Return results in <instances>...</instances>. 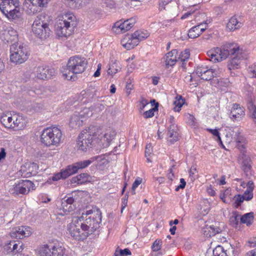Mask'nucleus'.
<instances>
[{"mask_svg":"<svg viewBox=\"0 0 256 256\" xmlns=\"http://www.w3.org/2000/svg\"><path fill=\"white\" fill-rule=\"evenodd\" d=\"M208 67H198L196 70V73L200 77L202 74L206 72V70H208Z\"/></svg>","mask_w":256,"mask_h":256,"instance_id":"obj_58","label":"nucleus"},{"mask_svg":"<svg viewBox=\"0 0 256 256\" xmlns=\"http://www.w3.org/2000/svg\"><path fill=\"white\" fill-rule=\"evenodd\" d=\"M23 249V245L21 242H18V243H16L14 241H12V254H15L18 252H22Z\"/></svg>","mask_w":256,"mask_h":256,"instance_id":"obj_42","label":"nucleus"},{"mask_svg":"<svg viewBox=\"0 0 256 256\" xmlns=\"http://www.w3.org/2000/svg\"><path fill=\"white\" fill-rule=\"evenodd\" d=\"M82 118L78 114H73L70 119L69 125L72 128H76L80 127L82 125L83 120H80Z\"/></svg>","mask_w":256,"mask_h":256,"instance_id":"obj_30","label":"nucleus"},{"mask_svg":"<svg viewBox=\"0 0 256 256\" xmlns=\"http://www.w3.org/2000/svg\"><path fill=\"white\" fill-rule=\"evenodd\" d=\"M116 135V132L112 129L109 128L106 130V133L101 138L100 140L103 142H106L105 146H109L110 142L114 138Z\"/></svg>","mask_w":256,"mask_h":256,"instance_id":"obj_25","label":"nucleus"},{"mask_svg":"<svg viewBox=\"0 0 256 256\" xmlns=\"http://www.w3.org/2000/svg\"><path fill=\"white\" fill-rule=\"evenodd\" d=\"M226 254L222 246H218L213 250L214 256H225Z\"/></svg>","mask_w":256,"mask_h":256,"instance_id":"obj_49","label":"nucleus"},{"mask_svg":"<svg viewBox=\"0 0 256 256\" xmlns=\"http://www.w3.org/2000/svg\"><path fill=\"white\" fill-rule=\"evenodd\" d=\"M64 174L63 170H62L60 172L54 174L52 178V180L54 181H56L60 179H65L66 177L64 176Z\"/></svg>","mask_w":256,"mask_h":256,"instance_id":"obj_55","label":"nucleus"},{"mask_svg":"<svg viewBox=\"0 0 256 256\" xmlns=\"http://www.w3.org/2000/svg\"><path fill=\"white\" fill-rule=\"evenodd\" d=\"M136 39H134L132 36L130 37L126 36L122 39L121 41L122 46L127 50L133 48L138 44V41H136Z\"/></svg>","mask_w":256,"mask_h":256,"instance_id":"obj_24","label":"nucleus"},{"mask_svg":"<svg viewBox=\"0 0 256 256\" xmlns=\"http://www.w3.org/2000/svg\"><path fill=\"white\" fill-rule=\"evenodd\" d=\"M142 179L140 178H136V180H134V183L132 185V190L131 192L132 194H136V188L142 183Z\"/></svg>","mask_w":256,"mask_h":256,"instance_id":"obj_54","label":"nucleus"},{"mask_svg":"<svg viewBox=\"0 0 256 256\" xmlns=\"http://www.w3.org/2000/svg\"><path fill=\"white\" fill-rule=\"evenodd\" d=\"M97 158L96 157H92L90 159L88 160H84L83 161H80L76 162H75L77 168L78 170L80 169H82L86 168L92 162H93L94 161L96 160Z\"/></svg>","mask_w":256,"mask_h":256,"instance_id":"obj_38","label":"nucleus"},{"mask_svg":"<svg viewBox=\"0 0 256 256\" xmlns=\"http://www.w3.org/2000/svg\"><path fill=\"white\" fill-rule=\"evenodd\" d=\"M52 245L51 242H49L48 244L44 245L40 250V256H53Z\"/></svg>","mask_w":256,"mask_h":256,"instance_id":"obj_32","label":"nucleus"},{"mask_svg":"<svg viewBox=\"0 0 256 256\" xmlns=\"http://www.w3.org/2000/svg\"><path fill=\"white\" fill-rule=\"evenodd\" d=\"M32 30L34 35L41 40L46 39L51 32L48 24L41 20L38 17L32 24Z\"/></svg>","mask_w":256,"mask_h":256,"instance_id":"obj_8","label":"nucleus"},{"mask_svg":"<svg viewBox=\"0 0 256 256\" xmlns=\"http://www.w3.org/2000/svg\"><path fill=\"white\" fill-rule=\"evenodd\" d=\"M86 58L74 56L70 58L66 68L62 72L63 76L68 80L74 81L77 79L76 74L83 72L87 66Z\"/></svg>","mask_w":256,"mask_h":256,"instance_id":"obj_2","label":"nucleus"},{"mask_svg":"<svg viewBox=\"0 0 256 256\" xmlns=\"http://www.w3.org/2000/svg\"><path fill=\"white\" fill-rule=\"evenodd\" d=\"M232 200H234V202L233 203V206L236 208H238L240 206L241 204L244 202V198L242 195L237 194L235 195Z\"/></svg>","mask_w":256,"mask_h":256,"instance_id":"obj_45","label":"nucleus"},{"mask_svg":"<svg viewBox=\"0 0 256 256\" xmlns=\"http://www.w3.org/2000/svg\"><path fill=\"white\" fill-rule=\"evenodd\" d=\"M240 222L242 224H246L248 226H250L253 222L254 213L252 212L244 214L240 216Z\"/></svg>","mask_w":256,"mask_h":256,"instance_id":"obj_34","label":"nucleus"},{"mask_svg":"<svg viewBox=\"0 0 256 256\" xmlns=\"http://www.w3.org/2000/svg\"><path fill=\"white\" fill-rule=\"evenodd\" d=\"M74 199L72 197H69L66 199H63L62 202V205L60 208V211L62 210V212H60V214L62 215L66 214L68 212H70L73 210V207L72 204L74 202Z\"/></svg>","mask_w":256,"mask_h":256,"instance_id":"obj_19","label":"nucleus"},{"mask_svg":"<svg viewBox=\"0 0 256 256\" xmlns=\"http://www.w3.org/2000/svg\"><path fill=\"white\" fill-rule=\"evenodd\" d=\"M198 171L196 167L192 166L189 170V176L191 180L193 182L198 178Z\"/></svg>","mask_w":256,"mask_h":256,"instance_id":"obj_51","label":"nucleus"},{"mask_svg":"<svg viewBox=\"0 0 256 256\" xmlns=\"http://www.w3.org/2000/svg\"><path fill=\"white\" fill-rule=\"evenodd\" d=\"M96 96V90L94 88H88L82 90L78 97V100L82 103L86 104L91 102Z\"/></svg>","mask_w":256,"mask_h":256,"instance_id":"obj_16","label":"nucleus"},{"mask_svg":"<svg viewBox=\"0 0 256 256\" xmlns=\"http://www.w3.org/2000/svg\"><path fill=\"white\" fill-rule=\"evenodd\" d=\"M84 224L80 223L78 222V220H73L72 222L68 225V231L70 236L76 240H84V234L80 236L79 232L80 228H82V226Z\"/></svg>","mask_w":256,"mask_h":256,"instance_id":"obj_12","label":"nucleus"},{"mask_svg":"<svg viewBox=\"0 0 256 256\" xmlns=\"http://www.w3.org/2000/svg\"><path fill=\"white\" fill-rule=\"evenodd\" d=\"M231 191L232 190L230 188H227L224 191V192L222 194V196L228 198L230 202H231L232 199V198L230 197V196H231Z\"/></svg>","mask_w":256,"mask_h":256,"instance_id":"obj_62","label":"nucleus"},{"mask_svg":"<svg viewBox=\"0 0 256 256\" xmlns=\"http://www.w3.org/2000/svg\"><path fill=\"white\" fill-rule=\"evenodd\" d=\"M240 218V216L238 214L232 216L230 218V222L234 226L236 227L238 224V220Z\"/></svg>","mask_w":256,"mask_h":256,"instance_id":"obj_59","label":"nucleus"},{"mask_svg":"<svg viewBox=\"0 0 256 256\" xmlns=\"http://www.w3.org/2000/svg\"><path fill=\"white\" fill-rule=\"evenodd\" d=\"M97 130L96 127L92 126L81 132L77 142L78 150L86 152L93 146L98 136Z\"/></svg>","mask_w":256,"mask_h":256,"instance_id":"obj_4","label":"nucleus"},{"mask_svg":"<svg viewBox=\"0 0 256 256\" xmlns=\"http://www.w3.org/2000/svg\"><path fill=\"white\" fill-rule=\"evenodd\" d=\"M244 200H250L253 198L252 192L246 190L242 194Z\"/></svg>","mask_w":256,"mask_h":256,"instance_id":"obj_60","label":"nucleus"},{"mask_svg":"<svg viewBox=\"0 0 256 256\" xmlns=\"http://www.w3.org/2000/svg\"><path fill=\"white\" fill-rule=\"evenodd\" d=\"M89 174L86 173H82L73 177L71 180V182L72 184H82L89 181Z\"/></svg>","mask_w":256,"mask_h":256,"instance_id":"obj_28","label":"nucleus"},{"mask_svg":"<svg viewBox=\"0 0 256 256\" xmlns=\"http://www.w3.org/2000/svg\"><path fill=\"white\" fill-rule=\"evenodd\" d=\"M187 118L188 119V122L191 126H194L195 124V118L194 116L188 114L186 115Z\"/></svg>","mask_w":256,"mask_h":256,"instance_id":"obj_64","label":"nucleus"},{"mask_svg":"<svg viewBox=\"0 0 256 256\" xmlns=\"http://www.w3.org/2000/svg\"><path fill=\"white\" fill-rule=\"evenodd\" d=\"M34 72L36 76L40 80L49 79L55 74L54 70L48 66L36 68Z\"/></svg>","mask_w":256,"mask_h":256,"instance_id":"obj_13","label":"nucleus"},{"mask_svg":"<svg viewBox=\"0 0 256 256\" xmlns=\"http://www.w3.org/2000/svg\"><path fill=\"white\" fill-rule=\"evenodd\" d=\"M250 162V159L248 158H246L242 162V170L246 176H248L252 168Z\"/></svg>","mask_w":256,"mask_h":256,"instance_id":"obj_44","label":"nucleus"},{"mask_svg":"<svg viewBox=\"0 0 256 256\" xmlns=\"http://www.w3.org/2000/svg\"><path fill=\"white\" fill-rule=\"evenodd\" d=\"M4 34L8 42H12L16 41L18 39V32L12 28H10L8 31H5Z\"/></svg>","mask_w":256,"mask_h":256,"instance_id":"obj_29","label":"nucleus"},{"mask_svg":"<svg viewBox=\"0 0 256 256\" xmlns=\"http://www.w3.org/2000/svg\"><path fill=\"white\" fill-rule=\"evenodd\" d=\"M12 241L6 244L4 246V252L6 254H12Z\"/></svg>","mask_w":256,"mask_h":256,"instance_id":"obj_56","label":"nucleus"},{"mask_svg":"<svg viewBox=\"0 0 256 256\" xmlns=\"http://www.w3.org/2000/svg\"><path fill=\"white\" fill-rule=\"evenodd\" d=\"M230 117L235 120H238L245 116V110L244 107H241L240 104H234L232 108Z\"/></svg>","mask_w":256,"mask_h":256,"instance_id":"obj_18","label":"nucleus"},{"mask_svg":"<svg viewBox=\"0 0 256 256\" xmlns=\"http://www.w3.org/2000/svg\"><path fill=\"white\" fill-rule=\"evenodd\" d=\"M135 22L136 20L133 18L124 21L120 20L114 23L112 28V30L117 34L124 33L130 30L134 26Z\"/></svg>","mask_w":256,"mask_h":256,"instance_id":"obj_10","label":"nucleus"},{"mask_svg":"<svg viewBox=\"0 0 256 256\" xmlns=\"http://www.w3.org/2000/svg\"><path fill=\"white\" fill-rule=\"evenodd\" d=\"M150 36L149 32L146 30H137L132 34V37L136 39L138 42L148 38Z\"/></svg>","mask_w":256,"mask_h":256,"instance_id":"obj_31","label":"nucleus"},{"mask_svg":"<svg viewBox=\"0 0 256 256\" xmlns=\"http://www.w3.org/2000/svg\"><path fill=\"white\" fill-rule=\"evenodd\" d=\"M10 60L16 64L24 62L28 59L30 55L27 47L23 44H13L10 46Z\"/></svg>","mask_w":256,"mask_h":256,"instance_id":"obj_7","label":"nucleus"},{"mask_svg":"<svg viewBox=\"0 0 256 256\" xmlns=\"http://www.w3.org/2000/svg\"><path fill=\"white\" fill-rule=\"evenodd\" d=\"M214 70L210 68L206 70V72H204L200 78L202 80H210L214 76L215 74H214Z\"/></svg>","mask_w":256,"mask_h":256,"instance_id":"obj_47","label":"nucleus"},{"mask_svg":"<svg viewBox=\"0 0 256 256\" xmlns=\"http://www.w3.org/2000/svg\"><path fill=\"white\" fill-rule=\"evenodd\" d=\"M62 170L64 173V176L66 178L76 174L78 171V169L75 163L68 165L64 170Z\"/></svg>","mask_w":256,"mask_h":256,"instance_id":"obj_35","label":"nucleus"},{"mask_svg":"<svg viewBox=\"0 0 256 256\" xmlns=\"http://www.w3.org/2000/svg\"><path fill=\"white\" fill-rule=\"evenodd\" d=\"M178 54V52L176 50H172V51L168 52L165 58L166 64V66H174L177 60L176 54Z\"/></svg>","mask_w":256,"mask_h":256,"instance_id":"obj_22","label":"nucleus"},{"mask_svg":"<svg viewBox=\"0 0 256 256\" xmlns=\"http://www.w3.org/2000/svg\"><path fill=\"white\" fill-rule=\"evenodd\" d=\"M10 125V129L18 130L24 127L26 121L22 116L14 114H12V120Z\"/></svg>","mask_w":256,"mask_h":256,"instance_id":"obj_17","label":"nucleus"},{"mask_svg":"<svg viewBox=\"0 0 256 256\" xmlns=\"http://www.w3.org/2000/svg\"><path fill=\"white\" fill-rule=\"evenodd\" d=\"M203 234L206 237L212 236V228L210 226H206L205 228H204L202 230Z\"/></svg>","mask_w":256,"mask_h":256,"instance_id":"obj_57","label":"nucleus"},{"mask_svg":"<svg viewBox=\"0 0 256 256\" xmlns=\"http://www.w3.org/2000/svg\"><path fill=\"white\" fill-rule=\"evenodd\" d=\"M49 0H25L24 5L30 10V12L35 14L42 10V8L47 6Z\"/></svg>","mask_w":256,"mask_h":256,"instance_id":"obj_11","label":"nucleus"},{"mask_svg":"<svg viewBox=\"0 0 256 256\" xmlns=\"http://www.w3.org/2000/svg\"><path fill=\"white\" fill-rule=\"evenodd\" d=\"M207 130L212 133L214 136H215L218 137V140L220 141V142L222 144V142L220 136V133L216 129H210L208 128Z\"/></svg>","mask_w":256,"mask_h":256,"instance_id":"obj_61","label":"nucleus"},{"mask_svg":"<svg viewBox=\"0 0 256 256\" xmlns=\"http://www.w3.org/2000/svg\"><path fill=\"white\" fill-rule=\"evenodd\" d=\"M168 134L170 138L169 140L171 144L176 142L179 138L178 128L176 124H170L168 128Z\"/></svg>","mask_w":256,"mask_h":256,"instance_id":"obj_23","label":"nucleus"},{"mask_svg":"<svg viewBox=\"0 0 256 256\" xmlns=\"http://www.w3.org/2000/svg\"><path fill=\"white\" fill-rule=\"evenodd\" d=\"M93 107L84 108L78 114L82 118H88L93 114Z\"/></svg>","mask_w":256,"mask_h":256,"instance_id":"obj_41","label":"nucleus"},{"mask_svg":"<svg viewBox=\"0 0 256 256\" xmlns=\"http://www.w3.org/2000/svg\"><path fill=\"white\" fill-rule=\"evenodd\" d=\"M121 68L119 65V63L116 62H114L110 64L109 68L108 70V73L110 75H114L117 73L120 70Z\"/></svg>","mask_w":256,"mask_h":256,"instance_id":"obj_40","label":"nucleus"},{"mask_svg":"<svg viewBox=\"0 0 256 256\" xmlns=\"http://www.w3.org/2000/svg\"><path fill=\"white\" fill-rule=\"evenodd\" d=\"M162 244V240L157 239L154 242L152 246V249L154 252H158L160 250Z\"/></svg>","mask_w":256,"mask_h":256,"instance_id":"obj_52","label":"nucleus"},{"mask_svg":"<svg viewBox=\"0 0 256 256\" xmlns=\"http://www.w3.org/2000/svg\"><path fill=\"white\" fill-rule=\"evenodd\" d=\"M203 25V24L200 23L198 26H194L191 28L188 33V36L190 38H198L200 36V32L199 30L200 27Z\"/></svg>","mask_w":256,"mask_h":256,"instance_id":"obj_37","label":"nucleus"},{"mask_svg":"<svg viewBox=\"0 0 256 256\" xmlns=\"http://www.w3.org/2000/svg\"><path fill=\"white\" fill-rule=\"evenodd\" d=\"M62 132L56 127L44 128L40 136L41 142L46 146H57L61 140Z\"/></svg>","mask_w":256,"mask_h":256,"instance_id":"obj_6","label":"nucleus"},{"mask_svg":"<svg viewBox=\"0 0 256 256\" xmlns=\"http://www.w3.org/2000/svg\"><path fill=\"white\" fill-rule=\"evenodd\" d=\"M12 114H4L0 118V122L5 128H10L12 122Z\"/></svg>","mask_w":256,"mask_h":256,"instance_id":"obj_39","label":"nucleus"},{"mask_svg":"<svg viewBox=\"0 0 256 256\" xmlns=\"http://www.w3.org/2000/svg\"><path fill=\"white\" fill-rule=\"evenodd\" d=\"M158 103L157 102L156 104L154 106L153 108L150 109L148 110L145 112L144 113V118H152L154 116V112L158 110Z\"/></svg>","mask_w":256,"mask_h":256,"instance_id":"obj_48","label":"nucleus"},{"mask_svg":"<svg viewBox=\"0 0 256 256\" xmlns=\"http://www.w3.org/2000/svg\"><path fill=\"white\" fill-rule=\"evenodd\" d=\"M244 58H244H240L239 56H234L232 58V59L230 60V62L228 64V68L230 70H234L235 68H239V66L240 64V60Z\"/></svg>","mask_w":256,"mask_h":256,"instance_id":"obj_33","label":"nucleus"},{"mask_svg":"<svg viewBox=\"0 0 256 256\" xmlns=\"http://www.w3.org/2000/svg\"><path fill=\"white\" fill-rule=\"evenodd\" d=\"M104 4H106L107 7L110 8H114L115 6L116 3L113 0H102Z\"/></svg>","mask_w":256,"mask_h":256,"instance_id":"obj_63","label":"nucleus"},{"mask_svg":"<svg viewBox=\"0 0 256 256\" xmlns=\"http://www.w3.org/2000/svg\"><path fill=\"white\" fill-rule=\"evenodd\" d=\"M242 25V23L239 22L235 16H234L230 19L227 24L226 28L230 31H234L241 28Z\"/></svg>","mask_w":256,"mask_h":256,"instance_id":"obj_26","label":"nucleus"},{"mask_svg":"<svg viewBox=\"0 0 256 256\" xmlns=\"http://www.w3.org/2000/svg\"><path fill=\"white\" fill-rule=\"evenodd\" d=\"M64 20H60L56 26V32L59 37H67L70 36L76 26L75 17L72 14H66Z\"/></svg>","mask_w":256,"mask_h":256,"instance_id":"obj_5","label":"nucleus"},{"mask_svg":"<svg viewBox=\"0 0 256 256\" xmlns=\"http://www.w3.org/2000/svg\"><path fill=\"white\" fill-rule=\"evenodd\" d=\"M230 132H229L230 135L231 136L232 138H233L237 143L236 146L240 148V146L243 148V144H242L244 142V138L240 136V132H239L238 128H232L230 129Z\"/></svg>","mask_w":256,"mask_h":256,"instance_id":"obj_21","label":"nucleus"},{"mask_svg":"<svg viewBox=\"0 0 256 256\" xmlns=\"http://www.w3.org/2000/svg\"><path fill=\"white\" fill-rule=\"evenodd\" d=\"M176 98V100L174 102L176 106L174 108V110L175 112H179L180 110L181 107L184 104V100L182 98L181 96H177Z\"/></svg>","mask_w":256,"mask_h":256,"instance_id":"obj_43","label":"nucleus"},{"mask_svg":"<svg viewBox=\"0 0 256 256\" xmlns=\"http://www.w3.org/2000/svg\"><path fill=\"white\" fill-rule=\"evenodd\" d=\"M0 10L10 20H15L21 18L20 5L18 0H1Z\"/></svg>","mask_w":256,"mask_h":256,"instance_id":"obj_3","label":"nucleus"},{"mask_svg":"<svg viewBox=\"0 0 256 256\" xmlns=\"http://www.w3.org/2000/svg\"><path fill=\"white\" fill-rule=\"evenodd\" d=\"M102 102H104V100L96 103L94 106H92L93 110L96 112H100L104 110L105 108V106Z\"/></svg>","mask_w":256,"mask_h":256,"instance_id":"obj_50","label":"nucleus"},{"mask_svg":"<svg viewBox=\"0 0 256 256\" xmlns=\"http://www.w3.org/2000/svg\"><path fill=\"white\" fill-rule=\"evenodd\" d=\"M51 244L52 247H54L52 250L53 256H64L65 253V248L63 244L56 240L51 242Z\"/></svg>","mask_w":256,"mask_h":256,"instance_id":"obj_20","label":"nucleus"},{"mask_svg":"<svg viewBox=\"0 0 256 256\" xmlns=\"http://www.w3.org/2000/svg\"><path fill=\"white\" fill-rule=\"evenodd\" d=\"M86 222L90 234H92L99 226V222L96 220V218H93L92 220L90 216L88 218H86Z\"/></svg>","mask_w":256,"mask_h":256,"instance_id":"obj_27","label":"nucleus"},{"mask_svg":"<svg viewBox=\"0 0 256 256\" xmlns=\"http://www.w3.org/2000/svg\"><path fill=\"white\" fill-rule=\"evenodd\" d=\"M82 228H80V231L78 232H79V234L80 236H82V234L83 235L84 234L85 238L84 240L86 238L90 235V232H88V228L87 226V224H84V226H82Z\"/></svg>","mask_w":256,"mask_h":256,"instance_id":"obj_53","label":"nucleus"},{"mask_svg":"<svg viewBox=\"0 0 256 256\" xmlns=\"http://www.w3.org/2000/svg\"><path fill=\"white\" fill-rule=\"evenodd\" d=\"M30 228L28 226H18L12 228L10 232L12 238L17 239H22L31 234Z\"/></svg>","mask_w":256,"mask_h":256,"instance_id":"obj_14","label":"nucleus"},{"mask_svg":"<svg viewBox=\"0 0 256 256\" xmlns=\"http://www.w3.org/2000/svg\"><path fill=\"white\" fill-rule=\"evenodd\" d=\"M190 55V54L188 50H186L184 52H182L180 54H179L178 60H180L182 62V66H184V62L189 58Z\"/></svg>","mask_w":256,"mask_h":256,"instance_id":"obj_46","label":"nucleus"},{"mask_svg":"<svg viewBox=\"0 0 256 256\" xmlns=\"http://www.w3.org/2000/svg\"><path fill=\"white\" fill-rule=\"evenodd\" d=\"M208 54L210 61L216 62L226 59L229 56H237L240 58H244V53L238 44L229 43L221 48H216L214 50H209Z\"/></svg>","mask_w":256,"mask_h":256,"instance_id":"obj_1","label":"nucleus"},{"mask_svg":"<svg viewBox=\"0 0 256 256\" xmlns=\"http://www.w3.org/2000/svg\"><path fill=\"white\" fill-rule=\"evenodd\" d=\"M62 170L64 173V176L66 178L76 174L78 171V169L75 163L68 165L64 170Z\"/></svg>","mask_w":256,"mask_h":256,"instance_id":"obj_36","label":"nucleus"},{"mask_svg":"<svg viewBox=\"0 0 256 256\" xmlns=\"http://www.w3.org/2000/svg\"><path fill=\"white\" fill-rule=\"evenodd\" d=\"M31 189H34V184L30 180H20L10 188V192L14 196H18L28 194Z\"/></svg>","mask_w":256,"mask_h":256,"instance_id":"obj_9","label":"nucleus"},{"mask_svg":"<svg viewBox=\"0 0 256 256\" xmlns=\"http://www.w3.org/2000/svg\"><path fill=\"white\" fill-rule=\"evenodd\" d=\"M158 8L160 10H166L170 13L178 11V4L174 0H160Z\"/></svg>","mask_w":256,"mask_h":256,"instance_id":"obj_15","label":"nucleus"}]
</instances>
